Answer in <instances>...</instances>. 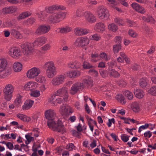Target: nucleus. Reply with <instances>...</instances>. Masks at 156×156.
<instances>
[{
  "label": "nucleus",
  "instance_id": "obj_35",
  "mask_svg": "<svg viewBox=\"0 0 156 156\" xmlns=\"http://www.w3.org/2000/svg\"><path fill=\"white\" fill-rule=\"evenodd\" d=\"M108 28L109 30L113 32H115L117 30L118 27L114 23H112L108 25Z\"/></svg>",
  "mask_w": 156,
  "mask_h": 156
},
{
  "label": "nucleus",
  "instance_id": "obj_38",
  "mask_svg": "<svg viewBox=\"0 0 156 156\" xmlns=\"http://www.w3.org/2000/svg\"><path fill=\"white\" fill-rule=\"evenodd\" d=\"M139 84L141 88H145L147 85V80L144 78L141 79L140 80Z\"/></svg>",
  "mask_w": 156,
  "mask_h": 156
},
{
  "label": "nucleus",
  "instance_id": "obj_17",
  "mask_svg": "<svg viewBox=\"0 0 156 156\" xmlns=\"http://www.w3.org/2000/svg\"><path fill=\"white\" fill-rule=\"evenodd\" d=\"M74 31L76 35L81 36L88 34L89 33L90 30L87 29L78 27L75 29Z\"/></svg>",
  "mask_w": 156,
  "mask_h": 156
},
{
  "label": "nucleus",
  "instance_id": "obj_40",
  "mask_svg": "<svg viewBox=\"0 0 156 156\" xmlns=\"http://www.w3.org/2000/svg\"><path fill=\"white\" fill-rule=\"evenodd\" d=\"M83 66L84 69H90L95 68V66L91 65L89 62L85 61L83 62Z\"/></svg>",
  "mask_w": 156,
  "mask_h": 156
},
{
  "label": "nucleus",
  "instance_id": "obj_3",
  "mask_svg": "<svg viewBox=\"0 0 156 156\" xmlns=\"http://www.w3.org/2000/svg\"><path fill=\"white\" fill-rule=\"evenodd\" d=\"M24 55L27 57H31L34 53L35 50L33 44L29 43H25L22 44Z\"/></svg>",
  "mask_w": 156,
  "mask_h": 156
},
{
  "label": "nucleus",
  "instance_id": "obj_50",
  "mask_svg": "<svg viewBox=\"0 0 156 156\" xmlns=\"http://www.w3.org/2000/svg\"><path fill=\"white\" fill-rule=\"evenodd\" d=\"M85 12L82 9H77L76 11V15L78 17H81L83 15L84 16Z\"/></svg>",
  "mask_w": 156,
  "mask_h": 156
},
{
  "label": "nucleus",
  "instance_id": "obj_59",
  "mask_svg": "<svg viewBox=\"0 0 156 156\" xmlns=\"http://www.w3.org/2000/svg\"><path fill=\"white\" fill-rule=\"evenodd\" d=\"M40 95V91L38 90H33L31 94V95L34 97H38Z\"/></svg>",
  "mask_w": 156,
  "mask_h": 156
},
{
  "label": "nucleus",
  "instance_id": "obj_37",
  "mask_svg": "<svg viewBox=\"0 0 156 156\" xmlns=\"http://www.w3.org/2000/svg\"><path fill=\"white\" fill-rule=\"evenodd\" d=\"M38 18L41 20L43 21L47 16V14L45 12L42 11L37 13Z\"/></svg>",
  "mask_w": 156,
  "mask_h": 156
},
{
  "label": "nucleus",
  "instance_id": "obj_34",
  "mask_svg": "<svg viewBox=\"0 0 156 156\" xmlns=\"http://www.w3.org/2000/svg\"><path fill=\"white\" fill-rule=\"evenodd\" d=\"M37 83L33 82H29L26 83L24 86V89L27 90H31L33 86L36 85Z\"/></svg>",
  "mask_w": 156,
  "mask_h": 156
},
{
  "label": "nucleus",
  "instance_id": "obj_21",
  "mask_svg": "<svg viewBox=\"0 0 156 156\" xmlns=\"http://www.w3.org/2000/svg\"><path fill=\"white\" fill-rule=\"evenodd\" d=\"M34 101L32 100L26 101L22 106V108L23 110H26L29 109L32 106Z\"/></svg>",
  "mask_w": 156,
  "mask_h": 156
},
{
  "label": "nucleus",
  "instance_id": "obj_57",
  "mask_svg": "<svg viewBox=\"0 0 156 156\" xmlns=\"http://www.w3.org/2000/svg\"><path fill=\"white\" fill-rule=\"evenodd\" d=\"M101 76L103 78L105 77L108 76V73L106 70L101 69L99 70Z\"/></svg>",
  "mask_w": 156,
  "mask_h": 156
},
{
  "label": "nucleus",
  "instance_id": "obj_14",
  "mask_svg": "<svg viewBox=\"0 0 156 156\" xmlns=\"http://www.w3.org/2000/svg\"><path fill=\"white\" fill-rule=\"evenodd\" d=\"M59 112L62 115H69L72 112L70 107L66 104H62L60 106Z\"/></svg>",
  "mask_w": 156,
  "mask_h": 156
},
{
  "label": "nucleus",
  "instance_id": "obj_54",
  "mask_svg": "<svg viewBox=\"0 0 156 156\" xmlns=\"http://www.w3.org/2000/svg\"><path fill=\"white\" fill-rule=\"evenodd\" d=\"M55 96L56 95L55 94L54 95H53L51 96V97L48 100V102L52 106H54L55 105V103L53 101L55 99Z\"/></svg>",
  "mask_w": 156,
  "mask_h": 156
},
{
  "label": "nucleus",
  "instance_id": "obj_31",
  "mask_svg": "<svg viewBox=\"0 0 156 156\" xmlns=\"http://www.w3.org/2000/svg\"><path fill=\"white\" fill-rule=\"evenodd\" d=\"M16 115L18 118L23 121L28 122L31 120V119L30 117L23 114L19 113L17 114Z\"/></svg>",
  "mask_w": 156,
  "mask_h": 156
},
{
  "label": "nucleus",
  "instance_id": "obj_18",
  "mask_svg": "<svg viewBox=\"0 0 156 156\" xmlns=\"http://www.w3.org/2000/svg\"><path fill=\"white\" fill-rule=\"evenodd\" d=\"M46 41L45 37H39L37 38L34 42V46H40L44 44Z\"/></svg>",
  "mask_w": 156,
  "mask_h": 156
},
{
  "label": "nucleus",
  "instance_id": "obj_52",
  "mask_svg": "<svg viewBox=\"0 0 156 156\" xmlns=\"http://www.w3.org/2000/svg\"><path fill=\"white\" fill-rule=\"evenodd\" d=\"M21 98L20 97L17 98L14 101V105L18 107L21 103Z\"/></svg>",
  "mask_w": 156,
  "mask_h": 156
},
{
  "label": "nucleus",
  "instance_id": "obj_61",
  "mask_svg": "<svg viewBox=\"0 0 156 156\" xmlns=\"http://www.w3.org/2000/svg\"><path fill=\"white\" fill-rule=\"evenodd\" d=\"M74 147V146L72 143L69 144L66 146V149L69 151H72Z\"/></svg>",
  "mask_w": 156,
  "mask_h": 156
},
{
  "label": "nucleus",
  "instance_id": "obj_9",
  "mask_svg": "<svg viewBox=\"0 0 156 156\" xmlns=\"http://www.w3.org/2000/svg\"><path fill=\"white\" fill-rule=\"evenodd\" d=\"M84 85L83 83L77 82L74 83L72 86L70 90V94L74 95L78 91L82 90L84 88Z\"/></svg>",
  "mask_w": 156,
  "mask_h": 156
},
{
  "label": "nucleus",
  "instance_id": "obj_46",
  "mask_svg": "<svg viewBox=\"0 0 156 156\" xmlns=\"http://www.w3.org/2000/svg\"><path fill=\"white\" fill-rule=\"evenodd\" d=\"M114 22L119 26H123L124 25V23L123 20L117 17L115 19Z\"/></svg>",
  "mask_w": 156,
  "mask_h": 156
},
{
  "label": "nucleus",
  "instance_id": "obj_43",
  "mask_svg": "<svg viewBox=\"0 0 156 156\" xmlns=\"http://www.w3.org/2000/svg\"><path fill=\"white\" fill-rule=\"evenodd\" d=\"M125 96L129 100H131L133 98V93L129 90H126L124 93Z\"/></svg>",
  "mask_w": 156,
  "mask_h": 156
},
{
  "label": "nucleus",
  "instance_id": "obj_26",
  "mask_svg": "<svg viewBox=\"0 0 156 156\" xmlns=\"http://www.w3.org/2000/svg\"><path fill=\"white\" fill-rule=\"evenodd\" d=\"M0 72V77L2 78H5L7 77L10 74V69H7L6 68Z\"/></svg>",
  "mask_w": 156,
  "mask_h": 156
},
{
  "label": "nucleus",
  "instance_id": "obj_7",
  "mask_svg": "<svg viewBox=\"0 0 156 156\" xmlns=\"http://www.w3.org/2000/svg\"><path fill=\"white\" fill-rule=\"evenodd\" d=\"M8 54L12 58L16 59L20 58L22 55L20 49L18 47L10 48Z\"/></svg>",
  "mask_w": 156,
  "mask_h": 156
},
{
  "label": "nucleus",
  "instance_id": "obj_47",
  "mask_svg": "<svg viewBox=\"0 0 156 156\" xmlns=\"http://www.w3.org/2000/svg\"><path fill=\"white\" fill-rule=\"evenodd\" d=\"M88 72L90 74L95 76H97L98 75V72L94 68L91 69L88 71Z\"/></svg>",
  "mask_w": 156,
  "mask_h": 156
},
{
  "label": "nucleus",
  "instance_id": "obj_62",
  "mask_svg": "<svg viewBox=\"0 0 156 156\" xmlns=\"http://www.w3.org/2000/svg\"><path fill=\"white\" fill-rule=\"evenodd\" d=\"M129 34L131 37H135L137 36V34L133 30H130L129 31Z\"/></svg>",
  "mask_w": 156,
  "mask_h": 156
},
{
  "label": "nucleus",
  "instance_id": "obj_32",
  "mask_svg": "<svg viewBox=\"0 0 156 156\" xmlns=\"http://www.w3.org/2000/svg\"><path fill=\"white\" fill-rule=\"evenodd\" d=\"M22 65L19 62H15L14 63L13 68L15 71L19 72L22 69Z\"/></svg>",
  "mask_w": 156,
  "mask_h": 156
},
{
  "label": "nucleus",
  "instance_id": "obj_12",
  "mask_svg": "<svg viewBox=\"0 0 156 156\" xmlns=\"http://www.w3.org/2000/svg\"><path fill=\"white\" fill-rule=\"evenodd\" d=\"M66 76L64 75H58L52 79L51 83L54 86H58L62 84L64 82Z\"/></svg>",
  "mask_w": 156,
  "mask_h": 156
},
{
  "label": "nucleus",
  "instance_id": "obj_15",
  "mask_svg": "<svg viewBox=\"0 0 156 156\" xmlns=\"http://www.w3.org/2000/svg\"><path fill=\"white\" fill-rule=\"evenodd\" d=\"M64 9L65 7L62 5H55L51 6L46 8L45 10L48 13H53L55 10L58 9L62 10Z\"/></svg>",
  "mask_w": 156,
  "mask_h": 156
},
{
  "label": "nucleus",
  "instance_id": "obj_22",
  "mask_svg": "<svg viewBox=\"0 0 156 156\" xmlns=\"http://www.w3.org/2000/svg\"><path fill=\"white\" fill-rule=\"evenodd\" d=\"M81 74V73L77 70L71 71L67 73V76L70 78L78 77Z\"/></svg>",
  "mask_w": 156,
  "mask_h": 156
},
{
  "label": "nucleus",
  "instance_id": "obj_60",
  "mask_svg": "<svg viewBox=\"0 0 156 156\" xmlns=\"http://www.w3.org/2000/svg\"><path fill=\"white\" fill-rule=\"evenodd\" d=\"M51 46L48 44H46L41 48V50L43 51H47L50 49Z\"/></svg>",
  "mask_w": 156,
  "mask_h": 156
},
{
  "label": "nucleus",
  "instance_id": "obj_30",
  "mask_svg": "<svg viewBox=\"0 0 156 156\" xmlns=\"http://www.w3.org/2000/svg\"><path fill=\"white\" fill-rule=\"evenodd\" d=\"M31 15V13L28 11L23 12L18 16L17 19L19 20L23 19L30 16Z\"/></svg>",
  "mask_w": 156,
  "mask_h": 156
},
{
  "label": "nucleus",
  "instance_id": "obj_48",
  "mask_svg": "<svg viewBox=\"0 0 156 156\" xmlns=\"http://www.w3.org/2000/svg\"><path fill=\"white\" fill-rule=\"evenodd\" d=\"M99 55L101 58L103 59L105 61H108L110 59V56L107 55L105 53H101Z\"/></svg>",
  "mask_w": 156,
  "mask_h": 156
},
{
  "label": "nucleus",
  "instance_id": "obj_4",
  "mask_svg": "<svg viewBox=\"0 0 156 156\" xmlns=\"http://www.w3.org/2000/svg\"><path fill=\"white\" fill-rule=\"evenodd\" d=\"M14 89V87L11 84L9 83L6 85L4 88L3 92L4 98L6 101H9L11 100Z\"/></svg>",
  "mask_w": 156,
  "mask_h": 156
},
{
  "label": "nucleus",
  "instance_id": "obj_36",
  "mask_svg": "<svg viewBox=\"0 0 156 156\" xmlns=\"http://www.w3.org/2000/svg\"><path fill=\"white\" fill-rule=\"evenodd\" d=\"M115 98L119 101L122 104H125L126 103V101L124 96L122 94L117 95Z\"/></svg>",
  "mask_w": 156,
  "mask_h": 156
},
{
  "label": "nucleus",
  "instance_id": "obj_44",
  "mask_svg": "<svg viewBox=\"0 0 156 156\" xmlns=\"http://www.w3.org/2000/svg\"><path fill=\"white\" fill-rule=\"evenodd\" d=\"M109 74L111 76H113L114 77H117L119 76V74L115 70L112 69Z\"/></svg>",
  "mask_w": 156,
  "mask_h": 156
},
{
  "label": "nucleus",
  "instance_id": "obj_51",
  "mask_svg": "<svg viewBox=\"0 0 156 156\" xmlns=\"http://www.w3.org/2000/svg\"><path fill=\"white\" fill-rule=\"evenodd\" d=\"M148 92L153 95H156V86L151 87L148 90Z\"/></svg>",
  "mask_w": 156,
  "mask_h": 156
},
{
  "label": "nucleus",
  "instance_id": "obj_28",
  "mask_svg": "<svg viewBox=\"0 0 156 156\" xmlns=\"http://www.w3.org/2000/svg\"><path fill=\"white\" fill-rule=\"evenodd\" d=\"M134 93L136 97L139 98H141L144 97V92L140 89H136L134 90Z\"/></svg>",
  "mask_w": 156,
  "mask_h": 156
},
{
  "label": "nucleus",
  "instance_id": "obj_8",
  "mask_svg": "<svg viewBox=\"0 0 156 156\" xmlns=\"http://www.w3.org/2000/svg\"><path fill=\"white\" fill-rule=\"evenodd\" d=\"M89 43V39L86 37H84L77 38L75 42V44L78 47H82L87 45Z\"/></svg>",
  "mask_w": 156,
  "mask_h": 156
},
{
  "label": "nucleus",
  "instance_id": "obj_29",
  "mask_svg": "<svg viewBox=\"0 0 156 156\" xmlns=\"http://www.w3.org/2000/svg\"><path fill=\"white\" fill-rule=\"evenodd\" d=\"M7 65V62L6 59L4 58L0 59V72L6 68Z\"/></svg>",
  "mask_w": 156,
  "mask_h": 156
},
{
  "label": "nucleus",
  "instance_id": "obj_25",
  "mask_svg": "<svg viewBox=\"0 0 156 156\" xmlns=\"http://www.w3.org/2000/svg\"><path fill=\"white\" fill-rule=\"evenodd\" d=\"M11 36L17 39H21L22 37V35L20 33L15 29H12L11 30Z\"/></svg>",
  "mask_w": 156,
  "mask_h": 156
},
{
  "label": "nucleus",
  "instance_id": "obj_39",
  "mask_svg": "<svg viewBox=\"0 0 156 156\" xmlns=\"http://www.w3.org/2000/svg\"><path fill=\"white\" fill-rule=\"evenodd\" d=\"M121 44H117L113 45V50L115 54L118 53L119 51L121 49Z\"/></svg>",
  "mask_w": 156,
  "mask_h": 156
},
{
  "label": "nucleus",
  "instance_id": "obj_19",
  "mask_svg": "<svg viewBox=\"0 0 156 156\" xmlns=\"http://www.w3.org/2000/svg\"><path fill=\"white\" fill-rule=\"evenodd\" d=\"M17 9V7L15 6H11L6 7L2 9V12L5 13H12L16 12Z\"/></svg>",
  "mask_w": 156,
  "mask_h": 156
},
{
  "label": "nucleus",
  "instance_id": "obj_42",
  "mask_svg": "<svg viewBox=\"0 0 156 156\" xmlns=\"http://www.w3.org/2000/svg\"><path fill=\"white\" fill-rule=\"evenodd\" d=\"M132 108L133 111L135 112H137L140 110L138 104L136 102H134L133 103Z\"/></svg>",
  "mask_w": 156,
  "mask_h": 156
},
{
  "label": "nucleus",
  "instance_id": "obj_41",
  "mask_svg": "<svg viewBox=\"0 0 156 156\" xmlns=\"http://www.w3.org/2000/svg\"><path fill=\"white\" fill-rule=\"evenodd\" d=\"M36 80L41 83H45L46 81L45 77L41 75L36 78Z\"/></svg>",
  "mask_w": 156,
  "mask_h": 156
},
{
  "label": "nucleus",
  "instance_id": "obj_23",
  "mask_svg": "<svg viewBox=\"0 0 156 156\" xmlns=\"http://www.w3.org/2000/svg\"><path fill=\"white\" fill-rule=\"evenodd\" d=\"M68 67L72 69H78L81 66V64L77 61L70 62L68 65Z\"/></svg>",
  "mask_w": 156,
  "mask_h": 156
},
{
  "label": "nucleus",
  "instance_id": "obj_58",
  "mask_svg": "<svg viewBox=\"0 0 156 156\" xmlns=\"http://www.w3.org/2000/svg\"><path fill=\"white\" fill-rule=\"evenodd\" d=\"M101 38L100 36L97 34H95L93 35L91 37V39L96 41L99 40Z\"/></svg>",
  "mask_w": 156,
  "mask_h": 156
},
{
  "label": "nucleus",
  "instance_id": "obj_24",
  "mask_svg": "<svg viewBox=\"0 0 156 156\" xmlns=\"http://www.w3.org/2000/svg\"><path fill=\"white\" fill-rule=\"evenodd\" d=\"M44 67L46 70L56 69L53 62L52 61L46 62L44 65Z\"/></svg>",
  "mask_w": 156,
  "mask_h": 156
},
{
  "label": "nucleus",
  "instance_id": "obj_49",
  "mask_svg": "<svg viewBox=\"0 0 156 156\" xmlns=\"http://www.w3.org/2000/svg\"><path fill=\"white\" fill-rule=\"evenodd\" d=\"M36 19L34 17H30L24 21L26 23H27L28 24H32L36 21Z\"/></svg>",
  "mask_w": 156,
  "mask_h": 156
},
{
  "label": "nucleus",
  "instance_id": "obj_45",
  "mask_svg": "<svg viewBox=\"0 0 156 156\" xmlns=\"http://www.w3.org/2000/svg\"><path fill=\"white\" fill-rule=\"evenodd\" d=\"M72 29L71 27H62L60 29V32L62 33H66L70 31Z\"/></svg>",
  "mask_w": 156,
  "mask_h": 156
},
{
  "label": "nucleus",
  "instance_id": "obj_16",
  "mask_svg": "<svg viewBox=\"0 0 156 156\" xmlns=\"http://www.w3.org/2000/svg\"><path fill=\"white\" fill-rule=\"evenodd\" d=\"M131 6L136 11L141 14H144L146 12L144 8L139 4L134 2L131 4Z\"/></svg>",
  "mask_w": 156,
  "mask_h": 156
},
{
  "label": "nucleus",
  "instance_id": "obj_64",
  "mask_svg": "<svg viewBox=\"0 0 156 156\" xmlns=\"http://www.w3.org/2000/svg\"><path fill=\"white\" fill-rule=\"evenodd\" d=\"M6 146L10 150H11L13 149L14 146L13 144L11 142H7Z\"/></svg>",
  "mask_w": 156,
  "mask_h": 156
},
{
  "label": "nucleus",
  "instance_id": "obj_6",
  "mask_svg": "<svg viewBox=\"0 0 156 156\" xmlns=\"http://www.w3.org/2000/svg\"><path fill=\"white\" fill-rule=\"evenodd\" d=\"M97 12L98 16L100 19L105 20L108 17V11L104 5L99 6Z\"/></svg>",
  "mask_w": 156,
  "mask_h": 156
},
{
  "label": "nucleus",
  "instance_id": "obj_13",
  "mask_svg": "<svg viewBox=\"0 0 156 156\" xmlns=\"http://www.w3.org/2000/svg\"><path fill=\"white\" fill-rule=\"evenodd\" d=\"M84 18L87 22L90 23H94L96 21V16L90 11L85 12Z\"/></svg>",
  "mask_w": 156,
  "mask_h": 156
},
{
  "label": "nucleus",
  "instance_id": "obj_5",
  "mask_svg": "<svg viewBox=\"0 0 156 156\" xmlns=\"http://www.w3.org/2000/svg\"><path fill=\"white\" fill-rule=\"evenodd\" d=\"M51 29V27L48 24L40 25L37 28L34 34L37 35H40L48 33Z\"/></svg>",
  "mask_w": 156,
  "mask_h": 156
},
{
  "label": "nucleus",
  "instance_id": "obj_55",
  "mask_svg": "<svg viewBox=\"0 0 156 156\" xmlns=\"http://www.w3.org/2000/svg\"><path fill=\"white\" fill-rule=\"evenodd\" d=\"M129 136L125 134H123L121 135V139L124 142H126L129 140Z\"/></svg>",
  "mask_w": 156,
  "mask_h": 156
},
{
  "label": "nucleus",
  "instance_id": "obj_2",
  "mask_svg": "<svg viewBox=\"0 0 156 156\" xmlns=\"http://www.w3.org/2000/svg\"><path fill=\"white\" fill-rule=\"evenodd\" d=\"M66 13L62 12H58L49 15L47 18V21L50 24L57 23L65 19Z\"/></svg>",
  "mask_w": 156,
  "mask_h": 156
},
{
  "label": "nucleus",
  "instance_id": "obj_63",
  "mask_svg": "<svg viewBox=\"0 0 156 156\" xmlns=\"http://www.w3.org/2000/svg\"><path fill=\"white\" fill-rule=\"evenodd\" d=\"M98 54H91V60L92 61L94 62H97V60L95 59V58H98Z\"/></svg>",
  "mask_w": 156,
  "mask_h": 156
},
{
  "label": "nucleus",
  "instance_id": "obj_11",
  "mask_svg": "<svg viewBox=\"0 0 156 156\" xmlns=\"http://www.w3.org/2000/svg\"><path fill=\"white\" fill-rule=\"evenodd\" d=\"M55 95L56 96L63 97L64 101H66L68 96L67 88L63 87L59 89L55 92Z\"/></svg>",
  "mask_w": 156,
  "mask_h": 156
},
{
  "label": "nucleus",
  "instance_id": "obj_20",
  "mask_svg": "<svg viewBox=\"0 0 156 156\" xmlns=\"http://www.w3.org/2000/svg\"><path fill=\"white\" fill-rule=\"evenodd\" d=\"M105 26L104 23H99L96 24L94 27V30L97 32L101 33L105 30Z\"/></svg>",
  "mask_w": 156,
  "mask_h": 156
},
{
  "label": "nucleus",
  "instance_id": "obj_53",
  "mask_svg": "<svg viewBox=\"0 0 156 156\" xmlns=\"http://www.w3.org/2000/svg\"><path fill=\"white\" fill-rule=\"evenodd\" d=\"M152 126L151 124L146 123L145 125H143L140 127L139 128L138 132L140 133L142 130V129H144L148 128L149 126Z\"/></svg>",
  "mask_w": 156,
  "mask_h": 156
},
{
  "label": "nucleus",
  "instance_id": "obj_10",
  "mask_svg": "<svg viewBox=\"0 0 156 156\" xmlns=\"http://www.w3.org/2000/svg\"><path fill=\"white\" fill-rule=\"evenodd\" d=\"M41 72V70L39 68L33 67L27 72V75L29 78L33 79L37 76Z\"/></svg>",
  "mask_w": 156,
  "mask_h": 156
},
{
  "label": "nucleus",
  "instance_id": "obj_27",
  "mask_svg": "<svg viewBox=\"0 0 156 156\" xmlns=\"http://www.w3.org/2000/svg\"><path fill=\"white\" fill-rule=\"evenodd\" d=\"M83 81L84 83L87 87H91L92 86V81L90 76H87L85 77Z\"/></svg>",
  "mask_w": 156,
  "mask_h": 156
},
{
  "label": "nucleus",
  "instance_id": "obj_33",
  "mask_svg": "<svg viewBox=\"0 0 156 156\" xmlns=\"http://www.w3.org/2000/svg\"><path fill=\"white\" fill-rule=\"evenodd\" d=\"M56 69L46 70V75L49 78L53 77L55 75Z\"/></svg>",
  "mask_w": 156,
  "mask_h": 156
},
{
  "label": "nucleus",
  "instance_id": "obj_1",
  "mask_svg": "<svg viewBox=\"0 0 156 156\" xmlns=\"http://www.w3.org/2000/svg\"><path fill=\"white\" fill-rule=\"evenodd\" d=\"M45 115L48 120L47 124L49 128L62 133L66 132V129L61 121L59 119H58L57 121L55 120V113L54 110L51 109L47 110L45 112Z\"/></svg>",
  "mask_w": 156,
  "mask_h": 156
},
{
  "label": "nucleus",
  "instance_id": "obj_56",
  "mask_svg": "<svg viewBox=\"0 0 156 156\" xmlns=\"http://www.w3.org/2000/svg\"><path fill=\"white\" fill-rule=\"evenodd\" d=\"M107 3L108 5H111L112 7L117 5V1L115 0H107Z\"/></svg>",
  "mask_w": 156,
  "mask_h": 156
}]
</instances>
